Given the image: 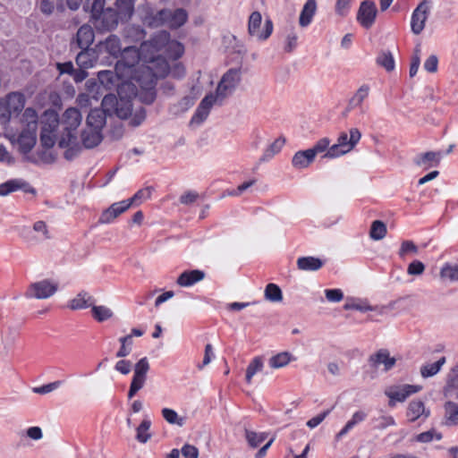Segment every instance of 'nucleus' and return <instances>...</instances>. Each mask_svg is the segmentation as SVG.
I'll use <instances>...</instances> for the list:
<instances>
[{
  "label": "nucleus",
  "mask_w": 458,
  "mask_h": 458,
  "mask_svg": "<svg viewBox=\"0 0 458 458\" xmlns=\"http://www.w3.org/2000/svg\"><path fill=\"white\" fill-rule=\"evenodd\" d=\"M169 64L163 56L150 59L148 63L141 64L131 72V76L123 77V85L120 88L127 87L131 89V94L136 95V84L145 92L144 101L152 103L156 98L155 87L158 78H164L168 75Z\"/></svg>",
  "instance_id": "nucleus-1"
},
{
  "label": "nucleus",
  "mask_w": 458,
  "mask_h": 458,
  "mask_svg": "<svg viewBox=\"0 0 458 458\" xmlns=\"http://www.w3.org/2000/svg\"><path fill=\"white\" fill-rule=\"evenodd\" d=\"M241 81V74L237 69L228 70L221 78L216 92L208 94L198 106L191 123L199 124L208 116L214 105H222L226 98L233 94Z\"/></svg>",
  "instance_id": "nucleus-2"
},
{
  "label": "nucleus",
  "mask_w": 458,
  "mask_h": 458,
  "mask_svg": "<svg viewBox=\"0 0 458 458\" xmlns=\"http://www.w3.org/2000/svg\"><path fill=\"white\" fill-rule=\"evenodd\" d=\"M82 115L75 107L66 109L60 120V136L58 139V146L66 148L64 157L67 160H72L81 151V146L78 141L77 129L81 123Z\"/></svg>",
  "instance_id": "nucleus-3"
},
{
  "label": "nucleus",
  "mask_w": 458,
  "mask_h": 458,
  "mask_svg": "<svg viewBox=\"0 0 458 458\" xmlns=\"http://www.w3.org/2000/svg\"><path fill=\"white\" fill-rule=\"evenodd\" d=\"M151 50L154 58L162 56L163 52L168 58L177 60L181 58L185 51L182 43L171 38V34L167 30H159L156 32L148 40L142 43V51L145 54Z\"/></svg>",
  "instance_id": "nucleus-4"
},
{
  "label": "nucleus",
  "mask_w": 458,
  "mask_h": 458,
  "mask_svg": "<svg viewBox=\"0 0 458 458\" xmlns=\"http://www.w3.org/2000/svg\"><path fill=\"white\" fill-rule=\"evenodd\" d=\"M153 58L151 50L143 53L142 44L139 49L135 47H126L121 54V59L116 63V72L122 77L131 76V72L139 65L148 63Z\"/></svg>",
  "instance_id": "nucleus-5"
},
{
  "label": "nucleus",
  "mask_w": 458,
  "mask_h": 458,
  "mask_svg": "<svg viewBox=\"0 0 458 458\" xmlns=\"http://www.w3.org/2000/svg\"><path fill=\"white\" fill-rule=\"evenodd\" d=\"M90 13V21L98 30H113L121 22L114 8H104V0H94Z\"/></svg>",
  "instance_id": "nucleus-6"
},
{
  "label": "nucleus",
  "mask_w": 458,
  "mask_h": 458,
  "mask_svg": "<svg viewBox=\"0 0 458 458\" xmlns=\"http://www.w3.org/2000/svg\"><path fill=\"white\" fill-rule=\"evenodd\" d=\"M361 138V133L357 128H352L348 132L343 131L338 136L336 143L323 155L324 158H336L347 154L354 148Z\"/></svg>",
  "instance_id": "nucleus-7"
},
{
  "label": "nucleus",
  "mask_w": 458,
  "mask_h": 458,
  "mask_svg": "<svg viewBox=\"0 0 458 458\" xmlns=\"http://www.w3.org/2000/svg\"><path fill=\"white\" fill-rule=\"evenodd\" d=\"M41 123V144L43 147L50 148L55 144L56 140L58 141L60 136V132H56V131L61 128L58 114L54 111H46Z\"/></svg>",
  "instance_id": "nucleus-8"
},
{
  "label": "nucleus",
  "mask_w": 458,
  "mask_h": 458,
  "mask_svg": "<svg viewBox=\"0 0 458 458\" xmlns=\"http://www.w3.org/2000/svg\"><path fill=\"white\" fill-rule=\"evenodd\" d=\"M262 15L255 11L250 13L248 21V34L250 38L258 41L267 40L273 32V22L270 19H266L261 28Z\"/></svg>",
  "instance_id": "nucleus-9"
},
{
  "label": "nucleus",
  "mask_w": 458,
  "mask_h": 458,
  "mask_svg": "<svg viewBox=\"0 0 458 458\" xmlns=\"http://www.w3.org/2000/svg\"><path fill=\"white\" fill-rule=\"evenodd\" d=\"M140 20L148 28H159L165 26V8L157 9L153 4L147 3L139 7Z\"/></svg>",
  "instance_id": "nucleus-10"
},
{
  "label": "nucleus",
  "mask_w": 458,
  "mask_h": 458,
  "mask_svg": "<svg viewBox=\"0 0 458 458\" xmlns=\"http://www.w3.org/2000/svg\"><path fill=\"white\" fill-rule=\"evenodd\" d=\"M149 370V362L146 357L141 358L134 366L133 376L128 391V398L131 399L144 387L147 375Z\"/></svg>",
  "instance_id": "nucleus-11"
},
{
  "label": "nucleus",
  "mask_w": 458,
  "mask_h": 458,
  "mask_svg": "<svg viewBox=\"0 0 458 458\" xmlns=\"http://www.w3.org/2000/svg\"><path fill=\"white\" fill-rule=\"evenodd\" d=\"M57 289V284L45 279L30 284L24 295L29 299H47L53 296Z\"/></svg>",
  "instance_id": "nucleus-12"
},
{
  "label": "nucleus",
  "mask_w": 458,
  "mask_h": 458,
  "mask_svg": "<svg viewBox=\"0 0 458 458\" xmlns=\"http://www.w3.org/2000/svg\"><path fill=\"white\" fill-rule=\"evenodd\" d=\"M431 4V0H423L412 12L411 17V30L413 34L419 35L424 30L430 13Z\"/></svg>",
  "instance_id": "nucleus-13"
},
{
  "label": "nucleus",
  "mask_w": 458,
  "mask_h": 458,
  "mask_svg": "<svg viewBox=\"0 0 458 458\" xmlns=\"http://www.w3.org/2000/svg\"><path fill=\"white\" fill-rule=\"evenodd\" d=\"M421 390L419 385H401L390 386L386 388L385 394L390 399L389 405L394 406L396 402L403 403L410 395L416 394Z\"/></svg>",
  "instance_id": "nucleus-14"
},
{
  "label": "nucleus",
  "mask_w": 458,
  "mask_h": 458,
  "mask_svg": "<svg viewBox=\"0 0 458 458\" xmlns=\"http://www.w3.org/2000/svg\"><path fill=\"white\" fill-rule=\"evenodd\" d=\"M377 10L374 2L365 0L360 3L357 13V21L365 29H369L375 22Z\"/></svg>",
  "instance_id": "nucleus-15"
},
{
  "label": "nucleus",
  "mask_w": 458,
  "mask_h": 458,
  "mask_svg": "<svg viewBox=\"0 0 458 458\" xmlns=\"http://www.w3.org/2000/svg\"><path fill=\"white\" fill-rule=\"evenodd\" d=\"M165 26L170 30L180 29L189 18L187 11L183 8H165Z\"/></svg>",
  "instance_id": "nucleus-16"
},
{
  "label": "nucleus",
  "mask_w": 458,
  "mask_h": 458,
  "mask_svg": "<svg viewBox=\"0 0 458 458\" xmlns=\"http://www.w3.org/2000/svg\"><path fill=\"white\" fill-rule=\"evenodd\" d=\"M129 208L130 203H127L124 199L113 203L108 208L102 212L98 221L100 224H110Z\"/></svg>",
  "instance_id": "nucleus-17"
},
{
  "label": "nucleus",
  "mask_w": 458,
  "mask_h": 458,
  "mask_svg": "<svg viewBox=\"0 0 458 458\" xmlns=\"http://www.w3.org/2000/svg\"><path fill=\"white\" fill-rule=\"evenodd\" d=\"M18 190H22L24 192L36 194V191L27 182L21 179L9 180L0 184V196H6Z\"/></svg>",
  "instance_id": "nucleus-18"
},
{
  "label": "nucleus",
  "mask_w": 458,
  "mask_h": 458,
  "mask_svg": "<svg viewBox=\"0 0 458 458\" xmlns=\"http://www.w3.org/2000/svg\"><path fill=\"white\" fill-rule=\"evenodd\" d=\"M99 53H106L113 57H118L122 54L120 38L116 35H109L106 40L97 45Z\"/></svg>",
  "instance_id": "nucleus-19"
},
{
  "label": "nucleus",
  "mask_w": 458,
  "mask_h": 458,
  "mask_svg": "<svg viewBox=\"0 0 458 458\" xmlns=\"http://www.w3.org/2000/svg\"><path fill=\"white\" fill-rule=\"evenodd\" d=\"M102 130L87 126L81 132V143L85 148L97 147L102 141Z\"/></svg>",
  "instance_id": "nucleus-20"
},
{
  "label": "nucleus",
  "mask_w": 458,
  "mask_h": 458,
  "mask_svg": "<svg viewBox=\"0 0 458 458\" xmlns=\"http://www.w3.org/2000/svg\"><path fill=\"white\" fill-rule=\"evenodd\" d=\"M369 361L370 365L376 369L380 365H384V369L387 371L394 366L396 360L394 357L390 356L387 350L380 349L369 357Z\"/></svg>",
  "instance_id": "nucleus-21"
},
{
  "label": "nucleus",
  "mask_w": 458,
  "mask_h": 458,
  "mask_svg": "<svg viewBox=\"0 0 458 458\" xmlns=\"http://www.w3.org/2000/svg\"><path fill=\"white\" fill-rule=\"evenodd\" d=\"M37 141V130L25 128L20 133L17 142L21 152L23 154L29 153Z\"/></svg>",
  "instance_id": "nucleus-22"
},
{
  "label": "nucleus",
  "mask_w": 458,
  "mask_h": 458,
  "mask_svg": "<svg viewBox=\"0 0 458 458\" xmlns=\"http://www.w3.org/2000/svg\"><path fill=\"white\" fill-rule=\"evenodd\" d=\"M443 157L442 152L428 151L422 153L416 157L414 163L422 167L424 170H428L431 167H436L439 165Z\"/></svg>",
  "instance_id": "nucleus-23"
},
{
  "label": "nucleus",
  "mask_w": 458,
  "mask_h": 458,
  "mask_svg": "<svg viewBox=\"0 0 458 458\" xmlns=\"http://www.w3.org/2000/svg\"><path fill=\"white\" fill-rule=\"evenodd\" d=\"M204 278L205 272L202 270H186L178 276L176 284L181 287H190L202 281Z\"/></svg>",
  "instance_id": "nucleus-24"
},
{
  "label": "nucleus",
  "mask_w": 458,
  "mask_h": 458,
  "mask_svg": "<svg viewBox=\"0 0 458 458\" xmlns=\"http://www.w3.org/2000/svg\"><path fill=\"white\" fill-rule=\"evenodd\" d=\"M429 413V410L425 408V404L422 401L413 400L408 405L406 416L410 421L413 422L421 417L427 419Z\"/></svg>",
  "instance_id": "nucleus-25"
},
{
  "label": "nucleus",
  "mask_w": 458,
  "mask_h": 458,
  "mask_svg": "<svg viewBox=\"0 0 458 458\" xmlns=\"http://www.w3.org/2000/svg\"><path fill=\"white\" fill-rule=\"evenodd\" d=\"M117 18L121 22L128 21L134 13L133 0H116L114 3Z\"/></svg>",
  "instance_id": "nucleus-26"
},
{
  "label": "nucleus",
  "mask_w": 458,
  "mask_h": 458,
  "mask_svg": "<svg viewBox=\"0 0 458 458\" xmlns=\"http://www.w3.org/2000/svg\"><path fill=\"white\" fill-rule=\"evenodd\" d=\"M95 299L92 295L85 291L80 292L74 298L70 300L68 307L72 310H84L92 307Z\"/></svg>",
  "instance_id": "nucleus-27"
},
{
  "label": "nucleus",
  "mask_w": 458,
  "mask_h": 458,
  "mask_svg": "<svg viewBox=\"0 0 458 458\" xmlns=\"http://www.w3.org/2000/svg\"><path fill=\"white\" fill-rule=\"evenodd\" d=\"M98 61V54L95 49L86 48L76 56V64L82 69H89L95 65Z\"/></svg>",
  "instance_id": "nucleus-28"
},
{
  "label": "nucleus",
  "mask_w": 458,
  "mask_h": 458,
  "mask_svg": "<svg viewBox=\"0 0 458 458\" xmlns=\"http://www.w3.org/2000/svg\"><path fill=\"white\" fill-rule=\"evenodd\" d=\"M94 41V31L89 25H82L77 31L76 43L81 49H86Z\"/></svg>",
  "instance_id": "nucleus-29"
},
{
  "label": "nucleus",
  "mask_w": 458,
  "mask_h": 458,
  "mask_svg": "<svg viewBox=\"0 0 458 458\" xmlns=\"http://www.w3.org/2000/svg\"><path fill=\"white\" fill-rule=\"evenodd\" d=\"M196 98L187 95L182 98L178 102L169 106V113L174 116H179L187 112L195 104Z\"/></svg>",
  "instance_id": "nucleus-30"
},
{
  "label": "nucleus",
  "mask_w": 458,
  "mask_h": 458,
  "mask_svg": "<svg viewBox=\"0 0 458 458\" xmlns=\"http://www.w3.org/2000/svg\"><path fill=\"white\" fill-rule=\"evenodd\" d=\"M314 160L313 153L308 148L306 150L297 151L293 157L292 165L296 169H305L313 163Z\"/></svg>",
  "instance_id": "nucleus-31"
},
{
  "label": "nucleus",
  "mask_w": 458,
  "mask_h": 458,
  "mask_svg": "<svg viewBox=\"0 0 458 458\" xmlns=\"http://www.w3.org/2000/svg\"><path fill=\"white\" fill-rule=\"evenodd\" d=\"M107 114L100 108L90 110L86 120L87 126H93L102 130L106 124Z\"/></svg>",
  "instance_id": "nucleus-32"
},
{
  "label": "nucleus",
  "mask_w": 458,
  "mask_h": 458,
  "mask_svg": "<svg viewBox=\"0 0 458 458\" xmlns=\"http://www.w3.org/2000/svg\"><path fill=\"white\" fill-rule=\"evenodd\" d=\"M324 265V262L315 257H301L297 259V267L302 271H317L320 269Z\"/></svg>",
  "instance_id": "nucleus-33"
},
{
  "label": "nucleus",
  "mask_w": 458,
  "mask_h": 458,
  "mask_svg": "<svg viewBox=\"0 0 458 458\" xmlns=\"http://www.w3.org/2000/svg\"><path fill=\"white\" fill-rule=\"evenodd\" d=\"M98 79L99 84L106 89H112L113 87L116 86L117 79H120L124 81V79L117 73L116 70L114 72L101 71L98 74Z\"/></svg>",
  "instance_id": "nucleus-34"
},
{
  "label": "nucleus",
  "mask_w": 458,
  "mask_h": 458,
  "mask_svg": "<svg viewBox=\"0 0 458 458\" xmlns=\"http://www.w3.org/2000/svg\"><path fill=\"white\" fill-rule=\"evenodd\" d=\"M444 423L446 426L458 425V404L454 402H446L444 405Z\"/></svg>",
  "instance_id": "nucleus-35"
},
{
  "label": "nucleus",
  "mask_w": 458,
  "mask_h": 458,
  "mask_svg": "<svg viewBox=\"0 0 458 458\" xmlns=\"http://www.w3.org/2000/svg\"><path fill=\"white\" fill-rule=\"evenodd\" d=\"M369 93V87L368 85L364 84L360 86L349 100L345 112L348 113L356 107L361 106L362 102L368 98Z\"/></svg>",
  "instance_id": "nucleus-36"
},
{
  "label": "nucleus",
  "mask_w": 458,
  "mask_h": 458,
  "mask_svg": "<svg viewBox=\"0 0 458 458\" xmlns=\"http://www.w3.org/2000/svg\"><path fill=\"white\" fill-rule=\"evenodd\" d=\"M316 10L317 3L315 0H308L305 3L299 19V22L301 27H306L311 22Z\"/></svg>",
  "instance_id": "nucleus-37"
},
{
  "label": "nucleus",
  "mask_w": 458,
  "mask_h": 458,
  "mask_svg": "<svg viewBox=\"0 0 458 458\" xmlns=\"http://www.w3.org/2000/svg\"><path fill=\"white\" fill-rule=\"evenodd\" d=\"M284 139L278 138L274 140L263 152L259 158L260 163H265L272 159L276 154H278L284 145Z\"/></svg>",
  "instance_id": "nucleus-38"
},
{
  "label": "nucleus",
  "mask_w": 458,
  "mask_h": 458,
  "mask_svg": "<svg viewBox=\"0 0 458 458\" xmlns=\"http://www.w3.org/2000/svg\"><path fill=\"white\" fill-rule=\"evenodd\" d=\"M6 106L8 111L18 112L21 111L25 104L24 96L20 92H11L6 97Z\"/></svg>",
  "instance_id": "nucleus-39"
},
{
  "label": "nucleus",
  "mask_w": 458,
  "mask_h": 458,
  "mask_svg": "<svg viewBox=\"0 0 458 458\" xmlns=\"http://www.w3.org/2000/svg\"><path fill=\"white\" fill-rule=\"evenodd\" d=\"M368 414L363 411H355L351 420L347 421L345 426L339 431L336 437L339 439L345 436L350 430H352L357 424L366 420Z\"/></svg>",
  "instance_id": "nucleus-40"
},
{
  "label": "nucleus",
  "mask_w": 458,
  "mask_h": 458,
  "mask_svg": "<svg viewBox=\"0 0 458 458\" xmlns=\"http://www.w3.org/2000/svg\"><path fill=\"white\" fill-rule=\"evenodd\" d=\"M445 357H441L438 360L433 363H427L421 366L420 375L422 377L427 378L435 376L439 372L443 365L445 363Z\"/></svg>",
  "instance_id": "nucleus-41"
},
{
  "label": "nucleus",
  "mask_w": 458,
  "mask_h": 458,
  "mask_svg": "<svg viewBox=\"0 0 458 458\" xmlns=\"http://www.w3.org/2000/svg\"><path fill=\"white\" fill-rule=\"evenodd\" d=\"M91 315L98 322H104L108 320L114 316L113 310L104 305H92Z\"/></svg>",
  "instance_id": "nucleus-42"
},
{
  "label": "nucleus",
  "mask_w": 458,
  "mask_h": 458,
  "mask_svg": "<svg viewBox=\"0 0 458 458\" xmlns=\"http://www.w3.org/2000/svg\"><path fill=\"white\" fill-rule=\"evenodd\" d=\"M151 427V420L148 418H144L141 423L136 428V439L145 444L151 438V434L148 432Z\"/></svg>",
  "instance_id": "nucleus-43"
},
{
  "label": "nucleus",
  "mask_w": 458,
  "mask_h": 458,
  "mask_svg": "<svg viewBox=\"0 0 458 458\" xmlns=\"http://www.w3.org/2000/svg\"><path fill=\"white\" fill-rule=\"evenodd\" d=\"M244 433L246 441L251 448L259 447L268 435L267 432L258 433L248 428H245Z\"/></svg>",
  "instance_id": "nucleus-44"
},
{
  "label": "nucleus",
  "mask_w": 458,
  "mask_h": 458,
  "mask_svg": "<svg viewBox=\"0 0 458 458\" xmlns=\"http://www.w3.org/2000/svg\"><path fill=\"white\" fill-rule=\"evenodd\" d=\"M439 276L444 280L458 282V262L455 264H444L440 270Z\"/></svg>",
  "instance_id": "nucleus-45"
},
{
  "label": "nucleus",
  "mask_w": 458,
  "mask_h": 458,
  "mask_svg": "<svg viewBox=\"0 0 458 458\" xmlns=\"http://www.w3.org/2000/svg\"><path fill=\"white\" fill-rule=\"evenodd\" d=\"M118 103L119 105L116 106L114 114L117 115L121 119H127L132 111L131 101L129 99L120 98Z\"/></svg>",
  "instance_id": "nucleus-46"
},
{
  "label": "nucleus",
  "mask_w": 458,
  "mask_h": 458,
  "mask_svg": "<svg viewBox=\"0 0 458 458\" xmlns=\"http://www.w3.org/2000/svg\"><path fill=\"white\" fill-rule=\"evenodd\" d=\"M418 252V246L412 241L405 240L401 242V246L398 250V256L400 259H404L408 256L417 255Z\"/></svg>",
  "instance_id": "nucleus-47"
},
{
  "label": "nucleus",
  "mask_w": 458,
  "mask_h": 458,
  "mask_svg": "<svg viewBox=\"0 0 458 458\" xmlns=\"http://www.w3.org/2000/svg\"><path fill=\"white\" fill-rule=\"evenodd\" d=\"M263 369V360L261 357H255L249 364L246 369V382L251 383V379L258 372Z\"/></svg>",
  "instance_id": "nucleus-48"
},
{
  "label": "nucleus",
  "mask_w": 458,
  "mask_h": 458,
  "mask_svg": "<svg viewBox=\"0 0 458 458\" xmlns=\"http://www.w3.org/2000/svg\"><path fill=\"white\" fill-rule=\"evenodd\" d=\"M292 360L291 353L287 352L277 353L269 359V365L273 369H279L286 366Z\"/></svg>",
  "instance_id": "nucleus-49"
},
{
  "label": "nucleus",
  "mask_w": 458,
  "mask_h": 458,
  "mask_svg": "<svg viewBox=\"0 0 458 458\" xmlns=\"http://www.w3.org/2000/svg\"><path fill=\"white\" fill-rule=\"evenodd\" d=\"M119 99H117L116 96L114 94H107L104 97L101 106L103 110L107 115H113L114 112L116 108V106L119 105Z\"/></svg>",
  "instance_id": "nucleus-50"
},
{
  "label": "nucleus",
  "mask_w": 458,
  "mask_h": 458,
  "mask_svg": "<svg viewBox=\"0 0 458 458\" xmlns=\"http://www.w3.org/2000/svg\"><path fill=\"white\" fill-rule=\"evenodd\" d=\"M266 300L272 302H278L283 300V293L280 287L275 284H268L265 288Z\"/></svg>",
  "instance_id": "nucleus-51"
},
{
  "label": "nucleus",
  "mask_w": 458,
  "mask_h": 458,
  "mask_svg": "<svg viewBox=\"0 0 458 458\" xmlns=\"http://www.w3.org/2000/svg\"><path fill=\"white\" fill-rule=\"evenodd\" d=\"M386 234V225L379 220H375L370 227L369 236L375 241L383 239Z\"/></svg>",
  "instance_id": "nucleus-52"
},
{
  "label": "nucleus",
  "mask_w": 458,
  "mask_h": 458,
  "mask_svg": "<svg viewBox=\"0 0 458 458\" xmlns=\"http://www.w3.org/2000/svg\"><path fill=\"white\" fill-rule=\"evenodd\" d=\"M377 64L390 72L394 69V59L389 51H384L377 57Z\"/></svg>",
  "instance_id": "nucleus-53"
},
{
  "label": "nucleus",
  "mask_w": 458,
  "mask_h": 458,
  "mask_svg": "<svg viewBox=\"0 0 458 458\" xmlns=\"http://www.w3.org/2000/svg\"><path fill=\"white\" fill-rule=\"evenodd\" d=\"M146 36V31L139 25L129 26L125 30V37L131 41H140Z\"/></svg>",
  "instance_id": "nucleus-54"
},
{
  "label": "nucleus",
  "mask_w": 458,
  "mask_h": 458,
  "mask_svg": "<svg viewBox=\"0 0 458 458\" xmlns=\"http://www.w3.org/2000/svg\"><path fill=\"white\" fill-rule=\"evenodd\" d=\"M22 122L26 123V128L37 130L38 114L33 108H26L22 114Z\"/></svg>",
  "instance_id": "nucleus-55"
},
{
  "label": "nucleus",
  "mask_w": 458,
  "mask_h": 458,
  "mask_svg": "<svg viewBox=\"0 0 458 458\" xmlns=\"http://www.w3.org/2000/svg\"><path fill=\"white\" fill-rule=\"evenodd\" d=\"M121 347L116 352V357L123 358L128 356L131 352L132 339L131 335H125L119 339Z\"/></svg>",
  "instance_id": "nucleus-56"
},
{
  "label": "nucleus",
  "mask_w": 458,
  "mask_h": 458,
  "mask_svg": "<svg viewBox=\"0 0 458 458\" xmlns=\"http://www.w3.org/2000/svg\"><path fill=\"white\" fill-rule=\"evenodd\" d=\"M162 416L163 418L169 423V424H176L179 426H182L183 424V419L180 418L178 416V413L170 408H163L162 411Z\"/></svg>",
  "instance_id": "nucleus-57"
},
{
  "label": "nucleus",
  "mask_w": 458,
  "mask_h": 458,
  "mask_svg": "<svg viewBox=\"0 0 458 458\" xmlns=\"http://www.w3.org/2000/svg\"><path fill=\"white\" fill-rule=\"evenodd\" d=\"M330 143H331V140L328 138L325 137V138L318 140L314 144V146L309 149L311 153H313L314 157H316V156L318 154H321V153L326 154V152H327V150L331 147Z\"/></svg>",
  "instance_id": "nucleus-58"
},
{
  "label": "nucleus",
  "mask_w": 458,
  "mask_h": 458,
  "mask_svg": "<svg viewBox=\"0 0 458 458\" xmlns=\"http://www.w3.org/2000/svg\"><path fill=\"white\" fill-rule=\"evenodd\" d=\"M457 391L458 395V367L453 368L447 375L445 392Z\"/></svg>",
  "instance_id": "nucleus-59"
},
{
  "label": "nucleus",
  "mask_w": 458,
  "mask_h": 458,
  "mask_svg": "<svg viewBox=\"0 0 458 458\" xmlns=\"http://www.w3.org/2000/svg\"><path fill=\"white\" fill-rule=\"evenodd\" d=\"M420 64V49L418 47L414 49V53L411 57V62L410 71H409L410 77H414L417 74Z\"/></svg>",
  "instance_id": "nucleus-60"
},
{
  "label": "nucleus",
  "mask_w": 458,
  "mask_h": 458,
  "mask_svg": "<svg viewBox=\"0 0 458 458\" xmlns=\"http://www.w3.org/2000/svg\"><path fill=\"white\" fill-rule=\"evenodd\" d=\"M416 438L419 442L428 443L434 439L440 440L442 438V435L437 433L436 430L431 429L419 434Z\"/></svg>",
  "instance_id": "nucleus-61"
},
{
  "label": "nucleus",
  "mask_w": 458,
  "mask_h": 458,
  "mask_svg": "<svg viewBox=\"0 0 458 458\" xmlns=\"http://www.w3.org/2000/svg\"><path fill=\"white\" fill-rule=\"evenodd\" d=\"M425 271V265L420 260H413L407 267V274L410 276H420Z\"/></svg>",
  "instance_id": "nucleus-62"
},
{
  "label": "nucleus",
  "mask_w": 458,
  "mask_h": 458,
  "mask_svg": "<svg viewBox=\"0 0 458 458\" xmlns=\"http://www.w3.org/2000/svg\"><path fill=\"white\" fill-rule=\"evenodd\" d=\"M33 230L40 233L39 240L41 241L50 239L51 237L47 229V225L44 221H37L33 225Z\"/></svg>",
  "instance_id": "nucleus-63"
},
{
  "label": "nucleus",
  "mask_w": 458,
  "mask_h": 458,
  "mask_svg": "<svg viewBox=\"0 0 458 458\" xmlns=\"http://www.w3.org/2000/svg\"><path fill=\"white\" fill-rule=\"evenodd\" d=\"M325 295L330 302H339L344 299V293L340 289H327L325 290Z\"/></svg>",
  "instance_id": "nucleus-64"
}]
</instances>
